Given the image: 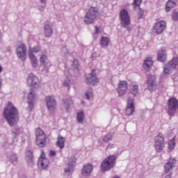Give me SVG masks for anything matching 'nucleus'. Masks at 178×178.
<instances>
[{
	"label": "nucleus",
	"instance_id": "1",
	"mask_svg": "<svg viewBox=\"0 0 178 178\" xmlns=\"http://www.w3.org/2000/svg\"><path fill=\"white\" fill-rule=\"evenodd\" d=\"M3 116L9 126H15L19 120V111L9 102L3 110Z\"/></svg>",
	"mask_w": 178,
	"mask_h": 178
},
{
	"label": "nucleus",
	"instance_id": "2",
	"mask_svg": "<svg viewBox=\"0 0 178 178\" xmlns=\"http://www.w3.org/2000/svg\"><path fill=\"white\" fill-rule=\"evenodd\" d=\"M116 163V156L110 155L107 156L101 164V170L102 172H108L115 167Z\"/></svg>",
	"mask_w": 178,
	"mask_h": 178
},
{
	"label": "nucleus",
	"instance_id": "3",
	"mask_svg": "<svg viewBox=\"0 0 178 178\" xmlns=\"http://www.w3.org/2000/svg\"><path fill=\"white\" fill-rule=\"evenodd\" d=\"M36 145L40 148H44L47 145V134L41 129L37 128L35 131Z\"/></svg>",
	"mask_w": 178,
	"mask_h": 178
},
{
	"label": "nucleus",
	"instance_id": "4",
	"mask_svg": "<svg viewBox=\"0 0 178 178\" xmlns=\"http://www.w3.org/2000/svg\"><path fill=\"white\" fill-rule=\"evenodd\" d=\"M97 15H98V11L95 9V8L90 7L84 17L85 23L86 24H92L95 19H97Z\"/></svg>",
	"mask_w": 178,
	"mask_h": 178
},
{
	"label": "nucleus",
	"instance_id": "5",
	"mask_svg": "<svg viewBox=\"0 0 178 178\" xmlns=\"http://www.w3.org/2000/svg\"><path fill=\"white\" fill-rule=\"evenodd\" d=\"M120 20L121 26L127 29L128 26L131 24V20L130 19V15H129V12L126 10H122L120 12Z\"/></svg>",
	"mask_w": 178,
	"mask_h": 178
},
{
	"label": "nucleus",
	"instance_id": "6",
	"mask_svg": "<svg viewBox=\"0 0 178 178\" xmlns=\"http://www.w3.org/2000/svg\"><path fill=\"white\" fill-rule=\"evenodd\" d=\"M168 113L169 116H175V112L178 109V100L175 97H170L168 100Z\"/></svg>",
	"mask_w": 178,
	"mask_h": 178
},
{
	"label": "nucleus",
	"instance_id": "7",
	"mask_svg": "<svg viewBox=\"0 0 178 178\" xmlns=\"http://www.w3.org/2000/svg\"><path fill=\"white\" fill-rule=\"evenodd\" d=\"M154 148L157 152H162L165 148V138L161 133L155 138Z\"/></svg>",
	"mask_w": 178,
	"mask_h": 178
},
{
	"label": "nucleus",
	"instance_id": "8",
	"mask_svg": "<svg viewBox=\"0 0 178 178\" xmlns=\"http://www.w3.org/2000/svg\"><path fill=\"white\" fill-rule=\"evenodd\" d=\"M99 79L97 77L95 70H92L91 73L85 75V83L89 86H96L98 84Z\"/></svg>",
	"mask_w": 178,
	"mask_h": 178
},
{
	"label": "nucleus",
	"instance_id": "9",
	"mask_svg": "<svg viewBox=\"0 0 178 178\" xmlns=\"http://www.w3.org/2000/svg\"><path fill=\"white\" fill-rule=\"evenodd\" d=\"M17 56L20 60L24 61L27 58V47L24 43H21L17 47Z\"/></svg>",
	"mask_w": 178,
	"mask_h": 178
},
{
	"label": "nucleus",
	"instance_id": "10",
	"mask_svg": "<svg viewBox=\"0 0 178 178\" xmlns=\"http://www.w3.org/2000/svg\"><path fill=\"white\" fill-rule=\"evenodd\" d=\"M166 30V22L163 20L157 21L153 26V31L158 35L162 34Z\"/></svg>",
	"mask_w": 178,
	"mask_h": 178
},
{
	"label": "nucleus",
	"instance_id": "11",
	"mask_svg": "<svg viewBox=\"0 0 178 178\" xmlns=\"http://www.w3.org/2000/svg\"><path fill=\"white\" fill-rule=\"evenodd\" d=\"M147 88L149 91H154L156 89V76L155 75H147V79L146 81Z\"/></svg>",
	"mask_w": 178,
	"mask_h": 178
},
{
	"label": "nucleus",
	"instance_id": "12",
	"mask_svg": "<svg viewBox=\"0 0 178 178\" xmlns=\"http://www.w3.org/2000/svg\"><path fill=\"white\" fill-rule=\"evenodd\" d=\"M26 82L29 87H33V88L40 87V79L33 74H29Z\"/></svg>",
	"mask_w": 178,
	"mask_h": 178
},
{
	"label": "nucleus",
	"instance_id": "13",
	"mask_svg": "<svg viewBox=\"0 0 178 178\" xmlns=\"http://www.w3.org/2000/svg\"><path fill=\"white\" fill-rule=\"evenodd\" d=\"M128 88L129 85L127 84V81H120L117 88L118 94L120 95V97L124 95L126 92H127Z\"/></svg>",
	"mask_w": 178,
	"mask_h": 178
},
{
	"label": "nucleus",
	"instance_id": "14",
	"mask_svg": "<svg viewBox=\"0 0 178 178\" xmlns=\"http://www.w3.org/2000/svg\"><path fill=\"white\" fill-rule=\"evenodd\" d=\"M48 111H55L56 109V100L52 96H47L45 99Z\"/></svg>",
	"mask_w": 178,
	"mask_h": 178
},
{
	"label": "nucleus",
	"instance_id": "15",
	"mask_svg": "<svg viewBox=\"0 0 178 178\" xmlns=\"http://www.w3.org/2000/svg\"><path fill=\"white\" fill-rule=\"evenodd\" d=\"M175 165H176V159L175 158H170L168 162L164 165V172L169 173L173 169Z\"/></svg>",
	"mask_w": 178,
	"mask_h": 178
},
{
	"label": "nucleus",
	"instance_id": "16",
	"mask_svg": "<svg viewBox=\"0 0 178 178\" xmlns=\"http://www.w3.org/2000/svg\"><path fill=\"white\" fill-rule=\"evenodd\" d=\"M134 112V104L133 103V99L129 98L127 100V106L126 108V115L131 116Z\"/></svg>",
	"mask_w": 178,
	"mask_h": 178
},
{
	"label": "nucleus",
	"instance_id": "17",
	"mask_svg": "<svg viewBox=\"0 0 178 178\" xmlns=\"http://www.w3.org/2000/svg\"><path fill=\"white\" fill-rule=\"evenodd\" d=\"M76 159L74 156H72L69 159L68 168L65 170V173H70V172H73V168L74 167V165H76Z\"/></svg>",
	"mask_w": 178,
	"mask_h": 178
},
{
	"label": "nucleus",
	"instance_id": "18",
	"mask_svg": "<svg viewBox=\"0 0 178 178\" xmlns=\"http://www.w3.org/2000/svg\"><path fill=\"white\" fill-rule=\"evenodd\" d=\"M152 65H154L152 58L149 57L144 60L143 67L145 70H147V72H149V70H151V68L152 67Z\"/></svg>",
	"mask_w": 178,
	"mask_h": 178
},
{
	"label": "nucleus",
	"instance_id": "19",
	"mask_svg": "<svg viewBox=\"0 0 178 178\" xmlns=\"http://www.w3.org/2000/svg\"><path fill=\"white\" fill-rule=\"evenodd\" d=\"M40 65H42L44 67H48L51 66V61L48 59L47 55L42 54L40 58Z\"/></svg>",
	"mask_w": 178,
	"mask_h": 178
},
{
	"label": "nucleus",
	"instance_id": "20",
	"mask_svg": "<svg viewBox=\"0 0 178 178\" xmlns=\"http://www.w3.org/2000/svg\"><path fill=\"white\" fill-rule=\"evenodd\" d=\"M157 60L159 62H165L166 60V50L162 49L159 50L157 54Z\"/></svg>",
	"mask_w": 178,
	"mask_h": 178
},
{
	"label": "nucleus",
	"instance_id": "21",
	"mask_svg": "<svg viewBox=\"0 0 178 178\" xmlns=\"http://www.w3.org/2000/svg\"><path fill=\"white\" fill-rule=\"evenodd\" d=\"M34 98H35V95L34 92H31L28 96V99H29V108L30 111H33V108H34Z\"/></svg>",
	"mask_w": 178,
	"mask_h": 178
},
{
	"label": "nucleus",
	"instance_id": "22",
	"mask_svg": "<svg viewBox=\"0 0 178 178\" xmlns=\"http://www.w3.org/2000/svg\"><path fill=\"white\" fill-rule=\"evenodd\" d=\"M177 3V0H168L165 5V11L170 12L172 8H175Z\"/></svg>",
	"mask_w": 178,
	"mask_h": 178
},
{
	"label": "nucleus",
	"instance_id": "23",
	"mask_svg": "<svg viewBox=\"0 0 178 178\" xmlns=\"http://www.w3.org/2000/svg\"><path fill=\"white\" fill-rule=\"evenodd\" d=\"M92 165L91 164H86L83 166L82 169V175H90L91 172H92Z\"/></svg>",
	"mask_w": 178,
	"mask_h": 178
},
{
	"label": "nucleus",
	"instance_id": "24",
	"mask_svg": "<svg viewBox=\"0 0 178 178\" xmlns=\"http://www.w3.org/2000/svg\"><path fill=\"white\" fill-rule=\"evenodd\" d=\"M29 56L32 66L33 67H37L38 65V60L37 59V57H35V56H34V54H33L31 51H30Z\"/></svg>",
	"mask_w": 178,
	"mask_h": 178
},
{
	"label": "nucleus",
	"instance_id": "25",
	"mask_svg": "<svg viewBox=\"0 0 178 178\" xmlns=\"http://www.w3.org/2000/svg\"><path fill=\"white\" fill-rule=\"evenodd\" d=\"M65 138H63V136H58L56 145L60 148V149H63L65 148Z\"/></svg>",
	"mask_w": 178,
	"mask_h": 178
},
{
	"label": "nucleus",
	"instance_id": "26",
	"mask_svg": "<svg viewBox=\"0 0 178 178\" xmlns=\"http://www.w3.org/2000/svg\"><path fill=\"white\" fill-rule=\"evenodd\" d=\"M38 165H40L42 169H47L49 165V160L47 158H43L38 160Z\"/></svg>",
	"mask_w": 178,
	"mask_h": 178
},
{
	"label": "nucleus",
	"instance_id": "27",
	"mask_svg": "<svg viewBox=\"0 0 178 178\" xmlns=\"http://www.w3.org/2000/svg\"><path fill=\"white\" fill-rule=\"evenodd\" d=\"M142 2L143 0H134V2L132 3L135 10H137V9H138L140 15H143V10H141V8H140V5H141Z\"/></svg>",
	"mask_w": 178,
	"mask_h": 178
},
{
	"label": "nucleus",
	"instance_id": "28",
	"mask_svg": "<svg viewBox=\"0 0 178 178\" xmlns=\"http://www.w3.org/2000/svg\"><path fill=\"white\" fill-rule=\"evenodd\" d=\"M178 64V58L174 57L167 65L168 67H170V69H176V66H177Z\"/></svg>",
	"mask_w": 178,
	"mask_h": 178
},
{
	"label": "nucleus",
	"instance_id": "29",
	"mask_svg": "<svg viewBox=\"0 0 178 178\" xmlns=\"http://www.w3.org/2000/svg\"><path fill=\"white\" fill-rule=\"evenodd\" d=\"M44 29L45 37H51L54 33L51 26H49V24H45Z\"/></svg>",
	"mask_w": 178,
	"mask_h": 178
},
{
	"label": "nucleus",
	"instance_id": "30",
	"mask_svg": "<svg viewBox=\"0 0 178 178\" xmlns=\"http://www.w3.org/2000/svg\"><path fill=\"white\" fill-rule=\"evenodd\" d=\"M84 118H86L84 112L81 111V112L78 113L76 115V120H77L78 123L83 124L84 122Z\"/></svg>",
	"mask_w": 178,
	"mask_h": 178
},
{
	"label": "nucleus",
	"instance_id": "31",
	"mask_svg": "<svg viewBox=\"0 0 178 178\" xmlns=\"http://www.w3.org/2000/svg\"><path fill=\"white\" fill-rule=\"evenodd\" d=\"M72 104H73V100H72L71 98L63 99V104H64L65 108L67 110L69 109V106H70V105H72Z\"/></svg>",
	"mask_w": 178,
	"mask_h": 178
},
{
	"label": "nucleus",
	"instance_id": "32",
	"mask_svg": "<svg viewBox=\"0 0 178 178\" xmlns=\"http://www.w3.org/2000/svg\"><path fill=\"white\" fill-rule=\"evenodd\" d=\"M109 42H111V40L106 37H102L100 41V44L102 47H108L109 45Z\"/></svg>",
	"mask_w": 178,
	"mask_h": 178
},
{
	"label": "nucleus",
	"instance_id": "33",
	"mask_svg": "<svg viewBox=\"0 0 178 178\" xmlns=\"http://www.w3.org/2000/svg\"><path fill=\"white\" fill-rule=\"evenodd\" d=\"M175 146L176 143H175V138H173L168 141V149H170V151H172V149H175Z\"/></svg>",
	"mask_w": 178,
	"mask_h": 178
},
{
	"label": "nucleus",
	"instance_id": "34",
	"mask_svg": "<svg viewBox=\"0 0 178 178\" xmlns=\"http://www.w3.org/2000/svg\"><path fill=\"white\" fill-rule=\"evenodd\" d=\"M138 85H133L132 86V88L131 90V94H133V95H138Z\"/></svg>",
	"mask_w": 178,
	"mask_h": 178
},
{
	"label": "nucleus",
	"instance_id": "35",
	"mask_svg": "<svg viewBox=\"0 0 178 178\" xmlns=\"http://www.w3.org/2000/svg\"><path fill=\"white\" fill-rule=\"evenodd\" d=\"M30 52H32V54H33V52L35 54H37L38 52H40V47H33L31 49L29 50V56H30Z\"/></svg>",
	"mask_w": 178,
	"mask_h": 178
},
{
	"label": "nucleus",
	"instance_id": "36",
	"mask_svg": "<svg viewBox=\"0 0 178 178\" xmlns=\"http://www.w3.org/2000/svg\"><path fill=\"white\" fill-rule=\"evenodd\" d=\"M111 140H112V135L111 134H107L103 138L104 143H108Z\"/></svg>",
	"mask_w": 178,
	"mask_h": 178
},
{
	"label": "nucleus",
	"instance_id": "37",
	"mask_svg": "<svg viewBox=\"0 0 178 178\" xmlns=\"http://www.w3.org/2000/svg\"><path fill=\"white\" fill-rule=\"evenodd\" d=\"M26 158H27V161H33V153L31 152V151H28L26 152Z\"/></svg>",
	"mask_w": 178,
	"mask_h": 178
},
{
	"label": "nucleus",
	"instance_id": "38",
	"mask_svg": "<svg viewBox=\"0 0 178 178\" xmlns=\"http://www.w3.org/2000/svg\"><path fill=\"white\" fill-rule=\"evenodd\" d=\"M70 79H69L68 78H67L65 81V82L63 83V86L64 87H68V90H70Z\"/></svg>",
	"mask_w": 178,
	"mask_h": 178
},
{
	"label": "nucleus",
	"instance_id": "39",
	"mask_svg": "<svg viewBox=\"0 0 178 178\" xmlns=\"http://www.w3.org/2000/svg\"><path fill=\"white\" fill-rule=\"evenodd\" d=\"M87 99H90L92 97V92H86L85 94Z\"/></svg>",
	"mask_w": 178,
	"mask_h": 178
},
{
	"label": "nucleus",
	"instance_id": "40",
	"mask_svg": "<svg viewBox=\"0 0 178 178\" xmlns=\"http://www.w3.org/2000/svg\"><path fill=\"white\" fill-rule=\"evenodd\" d=\"M172 17L174 20H177L178 19V13L177 12H173L172 15Z\"/></svg>",
	"mask_w": 178,
	"mask_h": 178
},
{
	"label": "nucleus",
	"instance_id": "41",
	"mask_svg": "<svg viewBox=\"0 0 178 178\" xmlns=\"http://www.w3.org/2000/svg\"><path fill=\"white\" fill-rule=\"evenodd\" d=\"M170 69H172V68L168 67V65H167V67H164L163 72L165 74H169V72H170Z\"/></svg>",
	"mask_w": 178,
	"mask_h": 178
},
{
	"label": "nucleus",
	"instance_id": "42",
	"mask_svg": "<svg viewBox=\"0 0 178 178\" xmlns=\"http://www.w3.org/2000/svg\"><path fill=\"white\" fill-rule=\"evenodd\" d=\"M44 158H46L45 157V152H44V150H42L40 157L39 158V159H44Z\"/></svg>",
	"mask_w": 178,
	"mask_h": 178
},
{
	"label": "nucleus",
	"instance_id": "43",
	"mask_svg": "<svg viewBox=\"0 0 178 178\" xmlns=\"http://www.w3.org/2000/svg\"><path fill=\"white\" fill-rule=\"evenodd\" d=\"M55 155H56V152L53 151V150H50L49 151V156H55Z\"/></svg>",
	"mask_w": 178,
	"mask_h": 178
},
{
	"label": "nucleus",
	"instance_id": "44",
	"mask_svg": "<svg viewBox=\"0 0 178 178\" xmlns=\"http://www.w3.org/2000/svg\"><path fill=\"white\" fill-rule=\"evenodd\" d=\"M113 147H115V145H113V144H109V145L107 146V149H112V148H113Z\"/></svg>",
	"mask_w": 178,
	"mask_h": 178
},
{
	"label": "nucleus",
	"instance_id": "45",
	"mask_svg": "<svg viewBox=\"0 0 178 178\" xmlns=\"http://www.w3.org/2000/svg\"><path fill=\"white\" fill-rule=\"evenodd\" d=\"M95 34H99V28L98 26H95Z\"/></svg>",
	"mask_w": 178,
	"mask_h": 178
},
{
	"label": "nucleus",
	"instance_id": "46",
	"mask_svg": "<svg viewBox=\"0 0 178 178\" xmlns=\"http://www.w3.org/2000/svg\"><path fill=\"white\" fill-rule=\"evenodd\" d=\"M40 2H41L42 3H45L46 0H40Z\"/></svg>",
	"mask_w": 178,
	"mask_h": 178
},
{
	"label": "nucleus",
	"instance_id": "47",
	"mask_svg": "<svg viewBox=\"0 0 178 178\" xmlns=\"http://www.w3.org/2000/svg\"><path fill=\"white\" fill-rule=\"evenodd\" d=\"M2 72V67L0 65V73Z\"/></svg>",
	"mask_w": 178,
	"mask_h": 178
}]
</instances>
